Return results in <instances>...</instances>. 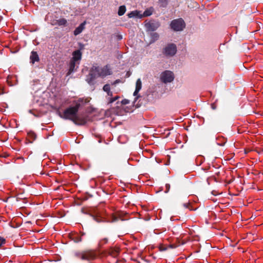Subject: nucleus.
<instances>
[{"instance_id": "obj_1", "label": "nucleus", "mask_w": 263, "mask_h": 263, "mask_svg": "<svg viewBox=\"0 0 263 263\" xmlns=\"http://www.w3.org/2000/svg\"><path fill=\"white\" fill-rule=\"evenodd\" d=\"M111 69L108 65H106L103 67L93 66L90 70L89 74L87 76L86 81L89 84H93L94 80L97 78L99 77H105L111 74Z\"/></svg>"}, {"instance_id": "obj_2", "label": "nucleus", "mask_w": 263, "mask_h": 263, "mask_svg": "<svg viewBox=\"0 0 263 263\" xmlns=\"http://www.w3.org/2000/svg\"><path fill=\"white\" fill-rule=\"evenodd\" d=\"M80 105L76 104L74 106L70 107L66 109L63 115L60 117L64 119L70 120L75 124H78L79 118L78 116V112Z\"/></svg>"}, {"instance_id": "obj_3", "label": "nucleus", "mask_w": 263, "mask_h": 263, "mask_svg": "<svg viewBox=\"0 0 263 263\" xmlns=\"http://www.w3.org/2000/svg\"><path fill=\"white\" fill-rule=\"evenodd\" d=\"M75 256L82 260L90 261L95 259L97 257V254L93 250H87L82 252H76Z\"/></svg>"}, {"instance_id": "obj_4", "label": "nucleus", "mask_w": 263, "mask_h": 263, "mask_svg": "<svg viewBox=\"0 0 263 263\" xmlns=\"http://www.w3.org/2000/svg\"><path fill=\"white\" fill-rule=\"evenodd\" d=\"M177 46L174 43L167 44L163 49L162 53L166 57H173L177 52Z\"/></svg>"}, {"instance_id": "obj_5", "label": "nucleus", "mask_w": 263, "mask_h": 263, "mask_svg": "<svg viewBox=\"0 0 263 263\" xmlns=\"http://www.w3.org/2000/svg\"><path fill=\"white\" fill-rule=\"evenodd\" d=\"M171 27L172 29L176 31L182 30L185 27V24L182 18L174 20L171 23Z\"/></svg>"}, {"instance_id": "obj_6", "label": "nucleus", "mask_w": 263, "mask_h": 263, "mask_svg": "<svg viewBox=\"0 0 263 263\" xmlns=\"http://www.w3.org/2000/svg\"><path fill=\"white\" fill-rule=\"evenodd\" d=\"M174 79V74L170 70H165L160 74V80L164 83L172 82Z\"/></svg>"}, {"instance_id": "obj_7", "label": "nucleus", "mask_w": 263, "mask_h": 263, "mask_svg": "<svg viewBox=\"0 0 263 263\" xmlns=\"http://www.w3.org/2000/svg\"><path fill=\"white\" fill-rule=\"evenodd\" d=\"M159 26L160 23L158 21L152 20L148 22H145V27L147 31H155L158 28Z\"/></svg>"}, {"instance_id": "obj_8", "label": "nucleus", "mask_w": 263, "mask_h": 263, "mask_svg": "<svg viewBox=\"0 0 263 263\" xmlns=\"http://www.w3.org/2000/svg\"><path fill=\"white\" fill-rule=\"evenodd\" d=\"M79 64H80V63L75 62V61L71 60L70 63H69V71L67 73V75L70 74L74 71L76 70V69L78 67Z\"/></svg>"}, {"instance_id": "obj_9", "label": "nucleus", "mask_w": 263, "mask_h": 263, "mask_svg": "<svg viewBox=\"0 0 263 263\" xmlns=\"http://www.w3.org/2000/svg\"><path fill=\"white\" fill-rule=\"evenodd\" d=\"M72 60L80 63L82 59V52L80 50H76L72 53Z\"/></svg>"}, {"instance_id": "obj_10", "label": "nucleus", "mask_w": 263, "mask_h": 263, "mask_svg": "<svg viewBox=\"0 0 263 263\" xmlns=\"http://www.w3.org/2000/svg\"><path fill=\"white\" fill-rule=\"evenodd\" d=\"M141 87H142V82H141V81L140 80V79H138L137 81H136V89H135V90L134 92V94L133 95L136 97V100L138 98V97L139 96H138V92L140 90V89H141Z\"/></svg>"}, {"instance_id": "obj_11", "label": "nucleus", "mask_w": 263, "mask_h": 263, "mask_svg": "<svg viewBox=\"0 0 263 263\" xmlns=\"http://www.w3.org/2000/svg\"><path fill=\"white\" fill-rule=\"evenodd\" d=\"M128 16L129 18L136 17L139 18H142V13L140 11L135 10L133 11L128 14Z\"/></svg>"}, {"instance_id": "obj_12", "label": "nucleus", "mask_w": 263, "mask_h": 263, "mask_svg": "<svg viewBox=\"0 0 263 263\" xmlns=\"http://www.w3.org/2000/svg\"><path fill=\"white\" fill-rule=\"evenodd\" d=\"M85 25L86 21H84L81 23L78 27H77L73 32L74 35H78L80 34L85 29Z\"/></svg>"}, {"instance_id": "obj_13", "label": "nucleus", "mask_w": 263, "mask_h": 263, "mask_svg": "<svg viewBox=\"0 0 263 263\" xmlns=\"http://www.w3.org/2000/svg\"><path fill=\"white\" fill-rule=\"evenodd\" d=\"M30 58L32 63H34L35 62H37L39 60V58L36 52L33 51L31 52Z\"/></svg>"}, {"instance_id": "obj_14", "label": "nucleus", "mask_w": 263, "mask_h": 263, "mask_svg": "<svg viewBox=\"0 0 263 263\" xmlns=\"http://www.w3.org/2000/svg\"><path fill=\"white\" fill-rule=\"evenodd\" d=\"M153 12V8L152 7L145 10L144 11V12L143 13H142V17L150 16L152 14Z\"/></svg>"}, {"instance_id": "obj_15", "label": "nucleus", "mask_w": 263, "mask_h": 263, "mask_svg": "<svg viewBox=\"0 0 263 263\" xmlns=\"http://www.w3.org/2000/svg\"><path fill=\"white\" fill-rule=\"evenodd\" d=\"M28 136L29 138V141L30 143H32L33 141H34L36 139V135L33 132H28Z\"/></svg>"}, {"instance_id": "obj_16", "label": "nucleus", "mask_w": 263, "mask_h": 263, "mask_svg": "<svg viewBox=\"0 0 263 263\" xmlns=\"http://www.w3.org/2000/svg\"><path fill=\"white\" fill-rule=\"evenodd\" d=\"M126 11V7L124 5H122L119 7L118 14L119 16L123 15Z\"/></svg>"}, {"instance_id": "obj_17", "label": "nucleus", "mask_w": 263, "mask_h": 263, "mask_svg": "<svg viewBox=\"0 0 263 263\" xmlns=\"http://www.w3.org/2000/svg\"><path fill=\"white\" fill-rule=\"evenodd\" d=\"M104 91L106 92L108 96H111L112 92L110 90V86L109 84H105L103 88Z\"/></svg>"}, {"instance_id": "obj_18", "label": "nucleus", "mask_w": 263, "mask_h": 263, "mask_svg": "<svg viewBox=\"0 0 263 263\" xmlns=\"http://www.w3.org/2000/svg\"><path fill=\"white\" fill-rule=\"evenodd\" d=\"M168 0H159L158 3L160 7L165 8L168 4Z\"/></svg>"}, {"instance_id": "obj_19", "label": "nucleus", "mask_w": 263, "mask_h": 263, "mask_svg": "<svg viewBox=\"0 0 263 263\" xmlns=\"http://www.w3.org/2000/svg\"><path fill=\"white\" fill-rule=\"evenodd\" d=\"M121 214H118V215H112L111 222H116L119 220V219L121 218Z\"/></svg>"}, {"instance_id": "obj_20", "label": "nucleus", "mask_w": 263, "mask_h": 263, "mask_svg": "<svg viewBox=\"0 0 263 263\" xmlns=\"http://www.w3.org/2000/svg\"><path fill=\"white\" fill-rule=\"evenodd\" d=\"M109 254L114 256V257H115L118 254V251L116 249H111L109 251Z\"/></svg>"}, {"instance_id": "obj_21", "label": "nucleus", "mask_w": 263, "mask_h": 263, "mask_svg": "<svg viewBox=\"0 0 263 263\" xmlns=\"http://www.w3.org/2000/svg\"><path fill=\"white\" fill-rule=\"evenodd\" d=\"M151 37L153 42H155L159 38V35L158 33L155 32L151 33Z\"/></svg>"}, {"instance_id": "obj_22", "label": "nucleus", "mask_w": 263, "mask_h": 263, "mask_svg": "<svg viewBox=\"0 0 263 263\" xmlns=\"http://www.w3.org/2000/svg\"><path fill=\"white\" fill-rule=\"evenodd\" d=\"M108 241V239L106 238L101 239L98 243V246L101 248L104 244L106 243Z\"/></svg>"}, {"instance_id": "obj_23", "label": "nucleus", "mask_w": 263, "mask_h": 263, "mask_svg": "<svg viewBox=\"0 0 263 263\" xmlns=\"http://www.w3.org/2000/svg\"><path fill=\"white\" fill-rule=\"evenodd\" d=\"M74 241L75 242H81L82 241V238L81 237H79L78 236L75 237L74 238H73Z\"/></svg>"}, {"instance_id": "obj_24", "label": "nucleus", "mask_w": 263, "mask_h": 263, "mask_svg": "<svg viewBox=\"0 0 263 263\" xmlns=\"http://www.w3.org/2000/svg\"><path fill=\"white\" fill-rule=\"evenodd\" d=\"M118 98V97H117V96L115 97V98H110L109 99L108 103H112V102L115 101Z\"/></svg>"}, {"instance_id": "obj_25", "label": "nucleus", "mask_w": 263, "mask_h": 263, "mask_svg": "<svg viewBox=\"0 0 263 263\" xmlns=\"http://www.w3.org/2000/svg\"><path fill=\"white\" fill-rule=\"evenodd\" d=\"M129 100H127V99H124L122 101V104H124V105H126V104H127L129 103Z\"/></svg>"}, {"instance_id": "obj_26", "label": "nucleus", "mask_w": 263, "mask_h": 263, "mask_svg": "<svg viewBox=\"0 0 263 263\" xmlns=\"http://www.w3.org/2000/svg\"><path fill=\"white\" fill-rule=\"evenodd\" d=\"M5 242V239L2 237H0V247Z\"/></svg>"}, {"instance_id": "obj_27", "label": "nucleus", "mask_w": 263, "mask_h": 263, "mask_svg": "<svg viewBox=\"0 0 263 263\" xmlns=\"http://www.w3.org/2000/svg\"><path fill=\"white\" fill-rule=\"evenodd\" d=\"M165 187L166 188V190L165 191V193H167L170 189V185L168 184H166L165 185Z\"/></svg>"}, {"instance_id": "obj_28", "label": "nucleus", "mask_w": 263, "mask_h": 263, "mask_svg": "<svg viewBox=\"0 0 263 263\" xmlns=\"http://www.w3.org/2000/svg\"><path fill=\"white\" fill-rule=\"evenodd\" d=\"M189 204L188 203H184L183 204L184 207H185L186 208H189Z\"/></svg>"}, {"instance_id": "obj_29", "label": "nucleus", "mask_w": 263, "mask_h": 263, "mask_svg": "<svg viewBox=\"0 0 263 263\" xmlns=\"http://www.w3.org/2000/svg\"><path fill=\"white\" fill-rule=\"evenodd\" d=\"M211 107H212V108L213 109H216V106H215L214 104H212V105H211Z\"/></svg>"}, {"instance_id": "obj_30", "label": "nucleus", "mask_w": 263, "mask_h": 263, "mask_svg": "<svg viewBox=\"0 0 263 263\" xmlns=\"http://www.w3.org/2000/svg\"><path fill=\"white\" fill-rule=\"evenodd\" d=\"M4 93V92L3 91V90H2L1 91H0V95L3 94Z\"/></svg>"}, {"instance_id": "obj_31", "label": "nucleus", "mask_w": 263, "mask_h": 263, "mask_svg": "<svg viewBox=\"0 0 263 263\" xmlns=\"http://www.w3.org/2000/svg\"><path fill=\"white\" fill-rule=\"evenodd\" d=\"M170 247L172 248H175V246H174L173 245H171L170 246Z\"/></svg>"}, {"instance_id": "obj_32", "label": "nucleus", "mask_w": 263, "mask_h": 263, "mask_svg": "<svg viewBox=\"0 0 263 263\" xmlns=\"http://www.w3.org/2000/svg\"><path fill=\"white\" fill-rule=\"evenodd\" d=\"M8 198H7L6 200H5V201L7 202V200H8Z\"/></svg>"}]
</instances>
